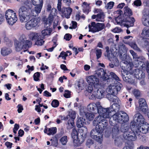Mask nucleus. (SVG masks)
Returning a JSON list of instances; mask_svg holds the SVG:
<instances>
[{
    "mask_svg": "<svg viewBox=\"0 0 149 149\" xmlns=\"http://www.w3.org/2000/svg\"><path fill=\"white\" fill-rule=\"evenodd\" d=\"M87 109L93 113L96 114L98 113L99 114L93 122V125L96 127L95 129H93L91 131V134L92 137L94 138H97L96 136L99 134L100 138L103 134V130L106 128L108 125L107 120H105V118L109 117V115H106L107 113H105L107 112V109L103 108L99 102L90 103L87 106Z\"/></svg>",
    "mask_w": 149,
    "mask_h": 149,
    "instance_id": "nucleus-1",
    "label": "nucleus"
},
{
    "mask_svg": "<svg viewBox=\"0 0 149 149\" xmlns=\"http://www.w3.org/2000/svg\"><path fill=\"white\" fill-rule=\"evenodd\" d=\"M131 127L140 138L142 136L141 133L146 134L149 132V124L139 113H136L134 116L133 120L131 123Z\"/></svg>",
    "mask_w": 149,
    "mask_h": 149,
    "instance_id": "nucleus-2",
    "label": "nucleus"
},
{
    "mask_svg": "<svg viewBox=\"0 0 149 149\" xmlns=\"http://www.w3.org/2000/svg\"><path fill=\"white\" fill-rule=\"evenodd\" d=\"M32 7L30 1H26L24 6H22L19 10V20L21 23L27 22L31 18L29 10Z\"/></svg>",
    "mask_w": 149,
    "mask_h": 149,
    "instance_id": "nucleus-3",
    "label": "nucleus"
},
{
    "mask_svg": "<svg viewBox=\"0 0 149 149\" xmlns=\"http://www.w3.org/2000/svg\"><path fill=\"white\" fill-rule=\"evenodd\" d=\"M86 91L89 93V99L93 100L96 98L102 99L107 94L105 89L101 87V84L99 86L95 88L88 86Z\"/></svg>",
    "mask_w": 149,
    "mask_h": 149,
    "instance_id": "nucleus-4",
    "label": "nucleus"
},
{
    "mask_svg": "<svg viewBox=\"0 0 149 149\" xmlns=\"http://www.w3.org/2000/svg\"><path fill=\"white\" fill-rule=\"evenodd\" d=\"M15 45L16 50L17 51H19L22 49L25 52L32 45L31 41L27 39L26 35L22 34L20 35L18 40L15 41Z\"/></svg>",
    "mask_w": 149,
    "mask_h": 149,
    "instance_id": "nucleus-5",
    "label": "nucleus"
},
{
    "mask_svg": "<svg viewBox=\"0 0 149 149\" xmlns=\"http://www.w3.org/2000/svg\"><path fill=\"white\" fill-rule=\"evenodd\" d=\"M130 53L133 56L134 59L133 64L135 67H139L141 69H143V65L144 64L146 66V63L148 62V61H146L145 58L143 56H138L136 53L133 50H130Z\"/></svg>",
    "mask_w": 149,
    "mask_h": 149,
    "instance_id": "nucleus-6",
    "label": "nucleus"
},
{
    "mask_svg": "<svg viewBox=\"0 0 149 149\" xmlns=\"http://www.w3.org/2000/svg\"><path fill=\"white\" fill-rule=\"evenodd\" d=\"M107 56L110 61H113L115 66H118L119 65V61L118 59L116 57V51L117 50L114 47H111L109 49L108 47H105Z\"/></svg>",
    "mask_w": 149,
    "mask_h": 149,
    "instance_id": "nucleus-7",
    "label": "nucleus"
},
{
    "mask_svg": "<svg viewBox=\"0 0 149 149\" xmlns=\"http://www.w3.org/2000/svg\"><path fill=\"white\" fill-rule=\"evenodd\" d=\"M5 17L7 23L11 26L14 24L17 20L16 14L13 10L10 9L6 11Z\"/></svg>",
    "mask_w": 149,
    "mask_h": 149,
    "instance_id": "nucleus-8",
    "label": "nucleus"
},
{
    "mask_svg": "<svg viewBox=\"0 0 149 149\" xmlns=\"http://www.w3.org/2000/svg\"><path fill=\"white\" fill-rule=\"evenodd\" d=\"M122 87L121 83L117 81L115 82L114 84H111L107 87L106 91L109 95H116Z\"/></svg>",
    "mask_w": 149,
    "mask_h": 149,
    "instance_id": "nucleus-9",
    "label": "nucleus"
},
{
    "mask_svg": "<svg viewBox=\"0 0 149 149\" xmlns=\"http://www.w3.org/2000/svg\"><path fill=\"white\" fill-rule=\"evenodd\" d=\"M124 63L127 65V67L128 68H127V71L130 72L131 74H132L136 78L139 79L144 78L145 76V73L139 69H136L133 72H131L132 64L128 63L127 61H124Z\"/></svg>",
    "mask_w": 149,
    "mask_h": 149,
    "instance_id": "nucleus-10",
    "label": "nucleus"
},
{
    "mask_svg": "<svg viewBox=\"0 0 149 149\" xmlns=\"http://www.w3.org/2000/svg\"><path fill=\"white\" fill-rule=\"evenodd\" d=\"M86 80L89 85V86L95 88L100 86L99 80L96 75H91L86 77Z\"/></svg>",
    "mask_w": 149,
    "mask_h": 149,
    "instance_id": "nucleus-11",
    "label": "nucleus"
},
{
    "mask_svg": "<svg viewBox=\"0 0 149 149\" xmlns=\"http://www.w3.org/2000/svg\"><path fill=\"white\" fill-rule=\"evenodd\" d=\"M61 1H58L57 4V8L58 10L61 12L62 16H64L67 18H69L70 17L71 13L72 11V9L68 7L65 8L63 7L62 8V10L61 8Z\"/></svg>",
    "mask_w": 149,
    "mask_h": 149,
    "instance_id": "nucleus-12",
    "label": "nucleus"
},
{
    "mask_svg": "<svg viewBox=\"0 0 149 149\" xmlns=\"http://www.w3.org/2000/svg\"><path fill=\"white\" fill-rule=\"evenodd\" d=\"M88 27L90 30L93 33L98 32L104 29L105 27L104 24L95 22H92L91 25H89Z\"/></svg>",
    "mask_w": 149,
    "mask_h": 149,
    "instance_id": "nucleus-13",
    "label": "nucleus"
},
{
    "mask_svg": "<svg viewBox=\"0 0 149 149\" xmlns=\"http://www.w3.org/2000/svg\"><path fill=\"white\" fill-rule=\"evenodd\" d=\"M40 20V19L38 17H35L31 19L26 23L25 25V28L27 30L31 29L38 24Z\"/></svg>",
    "mask_w": 149,
    "mask_h": 149,
    "instance_id": "nucleus-14",
    "label": "nucleus"
},
{
    "mask_svg": "<svg viewBox=\"0 0 149 149\" xmlns=\"http://www.w3.org/2000/svg\"><path fill=\"white\" fill-rule=\"evenodd\" d=\"M120 103H114L109 108H106L108 110L107 112L105 113H107V114H106V115H109V118H105V120H106V119L107 118H109L112 114H114V112L118 111H119L120 107Z\"/></svg>",
    "mask_w": 149,
    "mask_h": 149,
    "instance_id": "nucleus-15",
    "label": "nucleus"
},
{
    "mask_svg": "<svg viewBox=\"0 0 149 149\" xmlns=\"http://www.w3.org/2000/svg\"><path fill=\"white\" fill-rule=\"evenodd\" d=\"M121 116V112L120 113H117L114 114L111 118H110L109 123L110 125L112 126H114L116 124V123H121V118L120 117Z\"/></svg>",
    "mask_w": 149,
    "mask_h": 149,
    "instance_id": "nucleus-16",
    "label": "nucleus"
},
{
    "mask_svg": "<svg viewBox=\"0 0 149 149\" xmlns=\"http://www.w3.org/2000/svg\"><path fill=\"white\" fill-rule=\"evenodd\" d=\"M138 136L135 132H134L133 129H131V131L127 134H125L123 135V138L125 140L131 141H134L136 140L137 136Z\"/></svg>",
    "mask_w": 149,
    "mask_h": 149,
    "instance_id": "nucleus-17",
    "label": "nucleus"
},
{
    "mask_svg": "<svg viewBox=\"0 0 149 149\" xmlns=\"http://www.w3.org/2000/svg\"><path fill=\"white\" fill-rule=\"evenodd\" d=\"M86 110L85 108H81L80 110V115L84 118L85 117V119L87 118L90 121L92 120L95 117V114L92 113H86Z\"/></svg>",
    "mask_w": 149,
    "mask_h": 149,
    "instance_id": "nucleus-18",
    "label": "nucleus"
},
{
    "mask_svg": "<svg viewBox=\"0 0 149 149\" xmlns=\"http://www.w3.org/2000/svg\"><path fill=\"white\" fill-rule=\"evenodd\" d=\"M143 14L142 18L143 24L144 26H149V9H145Z\"/></svg>",
    "mask_w": 149,
    "mask_h": 149,
    "instance_id": "nucleus-19",
    "label": "nucleus"
},
{
    "mask_svg": "<svg viewBox=\"0 0 149 149\" xmlns=\"http://www.w3.org/2000/svg\"><path fill=\"white\" fill-rule=\"evenodd\" d=\"M114 125L112 128V134L113 138L114 139V141H118L119 139V135L120 132V130L119 127L118 125Z\"/></svg>",
    "mask_w": 149,
    "mask_h": 149,
    "instance_id": "nucleus-20",
    "label": "nucleus"
},
{
    "mask_svg": "<svg viewBox=\"0 0 149 149\" xmlns=\"http://www.w3.org/2000/svg\"><path fill=\"white\" fill-rule=\"evenodd\" d=\"M95 75L97 76L98 77L102 78L103 80H108L109 79V77L106 73V71H104L102 68H100L98 70L96 71Z\"/></svg>",
    "mask_w": 149,
    "mask_h": 149,
    "instance_id": "nucleus-21",
    "label": "nucleus"
},
{
    "mask_svg": "<svg viewBox=\"0 0 149 149\" xmlns=\"http://www.w3.org/2000/svg\"><path fill=\"white\" fill-rule=\"evenodd\" d=\"M69 116L71 118V121L70 122L69 120L68 122V127L69 129H71L73 127L74 125V120L76 117V113L75 111H69Z\"/></svg>",
    "mask_w": 149,
    "mask_h": 149,
    "instance_id": "nucleus-22",
    "label": "nucleus"
},
{
    "mask_svg": "<svg viewBox=\"0 0 149 149\" xmlns=\"http://www.w3.org/2000/svg\"><path fill=\"white\" fill-rule=\"evenodd\" d=\"M139 105L142 111L146 113L148 109L145 100L143 98L140 99L139 100Z\"/></svg>",
    "mask_w": 149,
    "mask_h": 149,
    "instance_id": "nucleus-23",
    "label": "nucleus"
},
{
    "mask_svg": "<svg viewBox=\"0 0 149 149\" xmlns=\"http://www.w3.org/2000/svg\"><path fill=\"white\" fill-rule=\"evenodd\" d=\"M56 10L55 8H52L51 10V12L50 14L49 15L47 19H45L44 20L43 22L45 24L47 25H48V26H47V27H48L52 23L53 20V14L52 13L53 12H55Z\"/></svg>",
    "mask_w": 149,
    "mask_h": 149,
    "instance_id": "nucleus-24",
    "label": "nucleus"
},
{
    "mask_svg": "<svg viewBox=\"0 0 149 149\" xmlns=\"http://www.w3.org/2000/svg\"><path fill=\"white\" fill-rule=\"evenodd\" d=\"M118 51L119 52L120 54V55L122 56L123 54V56H124L125 58H124L123 59H122L123 60H124L126 59V55L125 54V53H126L127 50V48H126L124 44L122 43H120L118 45Z\"/></svg>",
    "mask_w": 149,
    "mask_h": 149,
    "instance_id": "nucleus-25",
    "label": "nucleus"
},
{
    "mask_svg": "<svg viewBox=\"0 0 149 149\" xmlns=\"http://www.w3.org/2000/svg\"><path fill=\"white\" fill-rule=\"evenodd\" d=\"M124 21V26L128 28L133 26L135 20L133 17H131L126 18L125 20Z\"/></svg>",
    "mask_w": 149,
    "mask_h": 149,
    "instance_id": "nucleus-26",
    "label": "nucleus"
},
{
    "mask_svg": "<svg viewBox=\"0 0 149 149\" xmlns=\"http://www.w3.org/2000/svg\"><path fill=\"white\" fill-rule=\"evenodd\" d=\"M120 130L123 133V135L125 134H127L131 131V125L130 127L127 124L122 125L120 127Z\"/></svg>",
    "mask_w": 149,
    "mask_h": 149,
    "instance_id": "nucleus-27",
    "label": "nucleus"
},
{
    "mask_svg": "<svg viewBox=\"0 0 149 149\" xmlns=\"http://www.w3.org/2000/svg\"><path fill=\"white\" fill-rule=\"evenodd\" d=\"M121 11L120 10H119L115 12V13L119 14L118 17L115 18V20L117 24L121 25V26L124 25L125 23L124 20H123L122 18H121L120 15L121 14Z\"/></svg>",
    "mask_w": 149,
    "mask_h": 149,
    "instance_id": "nucleus-28",
    "label": "nucleus"
},
{
    "mask_svg": "<svg viewBox=\"0 0 149 149\" xmlns=\"http://www.w3.org/2000/svg\"><path fill=\"white\" fill-rule=\"evenodd\" d=\"M105 15L104 13L97 14V15H93L92 16L93 19H96V21L97 22H104V21Z\"/></svg>",
    "mask_w": 149,
    "mask_h": 149,
    "instance_id": "nucleus-29",
    "label": "nucleus"
},
{
    "mask_svg": "<svg viewBox=\"0 0 149 149\" xmlns=\"http://www.w3.org/2000/svg\"><path fill=\"white\" fill-rule=\"evenodd\" d=\"M123 41L125 43L128 44L131 48H133L134 50L138 52L141 51L140 49L138 47L135 42L133 41L131 42H126L125 40H123Z\"/></svg>",
    "mask_w": 149,
    "mask_h": 149,
    "instance_id": "nucleus-30",
    "label": "nucleus"
},
{
    "mask_svg": "<svg viewBox=\"0 0 149 149\" xmlns=\"http://www.w3.org/2000/svg\"><path fill=\"white\" fill-rule=\"evenodd\" d=\"M85 125H86L85 117L84 118L83 116H81L77 121V126L78 127H81L85 126Z\"/></svg>",
    "mask_w": 149,
    "mask_h": 149,
    "instance_id": "nucleus-31",
    "label": "nucleus"
},
{
    "mask_svg": "<svg viewBox=\"0 0 149 149\" xmlns=\"http://www.w3.org/2000/svg\"><path fill=\"white\" fill-rule=\"evenodd\" d=\"M56 127H52L50 128H45L44 132L48 135H53L56 132Z\"/></svg>",
    "mask_w": 149,
    "mask_h": 149,
    "instance_id": "nucleus-32",
    "label": "nucleus"
},
{
    "mask_svg": "<svg viewBox=\"0 0 149 149\" xmlns=\"http://www.w3.org/2000/svg\"><path fill=\"white\" fill-rule=\"evenodd\" d=\"M116 95H108L107 96L108 100L111 102L114 103H120V101Z\"/></svg>",
    "mask_w": 149,
    "mask_h": 149,
    "instance_id": "nucleus-33",
    "label": "nucleus"
},
{
    "mask_svg": "<svg viewBox=\"0 0 149 149\" xmlns=\"http://www.w3.org/2000/svg\"><path fill=\"white\" fill-rule=\"evenodd\" d=\"M121 118V123H126L129 120V117L127 114L123 111L121 112V116H120Z\"/></svg>",
    "mask_w": 149,
    "mask_h": 149,
    "instance_id": "nucleus-34",
    "label": "nucleus"
},
{
    "mask_svg": "<svg viewBox=\"0 0 149 149\" xmlns=\"http://www.w3.org/2000/svg\"><path fill=\"white\" fill-rule=\"evenodd\" d=\"M42 6H38L35 7L34 10H31V14L33 16H36L41 11Z\"/></svg>",
    "mask_w": 149,
    "mask_h": 149,
    "instance_id": "nucleus-35",
    "label": "nucleus"
},
{
    "mask_svg": "<svg viewBox=\"0 0 149 149\" xmlns=\"http://www.w3.org/2000/svg\"><path fill=\"white\" fill-rule=\"evenodd\" d=\"M141 36L143 39L149 37V28H144L142 31Z\"/></svg>",
    "mask_w": 149,
    "mask_h": 149,
    "instance_id": "nucleus-36",
    "label": "nucleus"
},
{
    "mask_svg": "<svg viewBox=\"0 0 149 149\" xmlns=\"http://www.w3.org/2000/svg\"><path fill=\"white\" fill-rule=\"evenodd\" d=\"M79 132L80 133V134L83 137H85L87 132V129L85 126L81 127H80Z\"/></svg>",
    "mask_w": 149,
    "mask_h": 149,
    "instance_id": "nucleus-37",
    "label": "nucleus"
},
{
    "mask_svg": "<svg viewBox=\"0 0 149 149\" xmlns=\"http://www.w3.org/2000/svg\"><path fill=\"white\" fill-rule=\"evenodd\" d=\"M126 75H127V74H126ZM123 79L124 81L131 84L135 85L136 84L135 79L129 78V77L127 75H126V76L124 75L123 76Z\"/></svg>",
    "mask_w": 149,
    "mask_h": 149,
    "instance_id": "nucleus-38",
    "label": "nucleus"
},
{
    "mask_svg": "<svg viewBox=\"0 0 149 149\" xmlns=\"http://www.w3.org/2000/svg\"><path fill=\"white\" fill-rule=\"evenodd\" d=\"M11 52V51L10 49L6 47L3 48L1 50V53L4 56L8 55Z\"/></svg>",
    "mask_w": 149,
    "mask_h": 149,
    "instance_id": "nucleus-39",
    "label": "nucleus"
},
{
    "mask_svg": "<svg viewBox=\"0 0 149 149\" xmlns=\"http://www.w3.org/2000/svg\"><path fill=\"white\" fill-rule=\"evenodd\" d=\"M134 143L132 142H129L125 143L123 149H134Z\"/></svg>",
    "mask_w": 149,
    "mask_h": 149,
    "instance_id": "nucleus-40",
    "label": "nucleus"
},
{
    "mask_svg": "<svg viewBox=\"0 0 149 149\" xmlns=\"http://www.w3.org/2000/svg\"><path fill=\"white\" fill-rule=\"evenodd\" d=\"M51 32L52 31L49 28L45 29L42 31L41 33L42 35V37L44 38L45 36L49 35Z\"/></svg>",
    "mask_w": 149,
    "mask_h": 149,
    "instance_id": "nucleus-41",
    "label": "nucleus"
},
{
    "mask_svg": "<svg viewBox=\"0 0 149 149\" xmlns=\"http://www.w3.org/2000/svg\"><path fill=\"white\" fill-rule=\"evenodd\" d=\"M124 14L125 15L130 16L132 14L131 10L128 7L126 6L124 8Z\"/></svg>",
    "mask_w": 149,
    "mask_h": 149,
    "instance_id": "nucleus-42",
    "label": "nucleus"
},
{
    "mask_svg": "<svg viewBox=\"0 0 149 149\" xmlns=\"http://www.w3.org/2000/svg\"><path fill=\"white\" fill-rule=\"evenodd\" d=\"M29 38L32 40H35L37 39L38 37V34L34 32H31L29 35Z\"/></svg>",
    "mask_w": 149,
    "mask_h": 149,
    "instance_id": "nucleus-43",
    "label": "nucleus"
},
{
    "mask_svg": "<svg viewBox=\"0 0 149 149\" xmlns=\"http://www.w3.org/2000/svg\"><path fill=\"white\" fill-rule=\"evenodd\" d=\"M44 38L43 37L39 35V36L38 37L37 41L36 42V44L38 45H42L44 42V41L43 40Z\"/></svg>",
    "mask_w": 149,
    "mask_h": 149,
    "instance_id": "nucleus-44",
    "label": "nucleus"
},
{
    "mask_svg": "<svg viewBox=\"0 0 149 149\" xmlns=\"http://www.w3.org/2000/svg\"><path fill=\"white\" fill-rule=\"evenodd\" d=\"M104 129H105L103 130V131H102V133H103L102 134H102V137H100V138H101V139L99 137V136H100V135H99V134H97L96 136V137L97 138H93L91 136V133H90L91 137L92 138H93V139H95V140H96L99 143H100V145H102L101 143H102V139H103V131H104Z\"/></svg>",
    "mask_w": 149,
    "mask_h": 149,
    "instance_id": "nucleus-45",
    "label": "nucleus"
},
{
    "mask_svg": "<svg viewBox=\"0 0 149 149\" xmlns=\"http://www.w3.org/2000/svg\"><path fill=\"white\" fill-rule=\"evenodd\" d=\"M132 93L136 98H138L140 97L141 95L140 91L139 90L137 89H134L132 91Z\"/></svg>",
    "mask_w": 149,
    "mask_h": 149,
    "instance_id": "nucleus-46",
    "label": "nucleus"
},
{
    "mask_svg": "<svg viewBox=\"0 0 149 149\" xmlns=\"http://www.w3.org/2000/svg\"><path fill=\"white\" fill-rule=\"evenodd\" d=\"M72 137L73 139L76 140L78 138V134L77 131L75 129H73L72 132Z\"/></svg>",
    "mask_w": 149,
    "mask_h": 149,
    "instance_id": "nucleus-47",
    "label": "nucleus"
},
{
    "mask_svg": "<svg viewBox=\"0 0 149 149\" xmlns=\"http://www.w3.org/2000/svg\"><path fill=\"white\" fill-rule=\"evenodd\" d=\"M60 141L63 145H65L68 142V137L66 136H64L60 140Z\"/></svg>",
    "mask_w": 149,
    "mask_h": 149,
    "instance_id": "nucleus-48",
    "label": "nucleus"
},
{
    "mask_svg": "<svg viewBox=\"0 0 149 149\" xmlns=\"http://www.w3.org/2000/svg\"><path fill=\"white\" fill-rule=\"evenodd\" d=\"M32 3L36 6H42L43 1H32Z\"/></svg>",
    "mask_w": 149,
    "mask_h": 149,
    "instance_id": "nucleus-49",
    "label": "nucleus"
},
{
    "mask_svg": "<svg viewBox=\"0 0 149 149\" xmlns=\"http://www.w3.org/2000/svg\"><path fill=\"white\" fill-rule=\"evenodd\" d=\"M95 54L97 59L100 58L102 54V50L100 49H96Z\"/></svg>",
    "mask_w": 149,
    "mask_h": 149,
    "instance_id": "nucleus-50",
    "label": "nucleus"
},
{
    "mask_svg": "<svg viewBox=\"0 0 149 149\" xmlns=\"http://www.w3.org/2000/svg\"><path fill=\"white\" fill-rule=\"evenodd\" d=\"M143 70H146L148 74V79H149V62L146 63V66L144 64L143 65Z\"/></svg>",
    "mask_w": 149,
    "mask_h": 149,
    "instance_id": "nucleus-51",
    "label": "nucleus"
},
{
    "mask_svg": "<svg viewBox=\"0 0 149 149\" xmlns=\"http://www.w3.org/2000/svg\"><path fill=\"white\" fill-rule=\"evenodd\" d=\"M40 76V73L37 72L35 73L33 75L34 80L36 81H38L40 80L39 77Z\"/></svg>",
    "mask_w": 149,
    "mask_h": 149,
    "instance_id": "nucleus-52",
    "label": "nucleus"
},
{
    "mask_svg": "<svg viewBox=\"0 0 149 149\" xmlns=\"http://www.w3.org/2000/svg\"><path fill=\"white\" fill-rule=\"evenodd\" d=\"M51 105L54 107H58L59 105L58 101L56 100H54L52 102Z\"/></svg>",
    "mask_w": 149,
    "mask_h": 149,
    "instance_id": "nucleus-53",
    "label": "nucleus"
},
{
    "mask_svg": "<svg viewBox=\"0 0 149 149\" xmlns=\"http://www.w3.org/2000/svg\"><path fill=\"white\" fill-rule=\"evenodd\" d=\"M110 74L111 77L113 78L116 81H120L119 78L114 72H111L110 73Z\"/></svg>",
    "mask_w": 149,
    "mask_h": 149,
    "instance_id": "nucleus-54",
    "label": "nucleus"
},
{
    "mask_svg": "<svg viewBox=\"0 0 149 149\" xmlns=\"http://www.w3.org/2000/svg\"><path fill=\"white\" fill-rule=\"evenodd\" d=\"M93 144V141L91 139H88L87 140L86 144L87 147L90 148L91 146Z\"/></svg>",
    "mask_w": 149,
    "mask_h": 149,
    "instance_id": "nucleus-55",
    "label": "nucleus"
},
{
    "mask_svg": "<svg viewBox=\"0 0 149 149\" xmlns=\"http://www.w3.org/2000/svg\"><path fill=\"white\" fill-rule=\"evenodd\" d=\"M114 2L113 1H110L105 6V8L107 9H111L113 7Z\"/></svg>",
    "mask_w": 149,
    "mask_h": 149,
    "instance_id": "nucleus-56",
    "label": "nucleus"
},
{
    "mask_svg": "<svg viewBox=\"0 0 149 149\" xmlns=\"http://www.w3.org/2000/svg\"><path fill=\"white\" fill-rule=\"evenodd\" d=\"M68 55L67 54H66L64 52H62L58 56V58L61 57L62 59L64 60H66V57Z\"/></svg>",
    "mask_w": 149,
    "mask_h": 149,
    "instance_id": "nucleus-57",
    "label": "nucleus"
},
{
    "mask_svg": "<svg viewBox=\"0 0 149 149\" xmlns=\"http://www.w3.org/2000/svg\"><path fill=\"white\" fill-rule=\"evenodd\" d=\"M50 141H52L51 145L55 147H56L58 145V140L57 139H51Z\"/></svg>",
    "mask_w": 149,
    "mask_h": 149,
    "instance_id": "nucleus-58",
    "label": "nucleus"
},
{
    "mask_svg": "<svg viewBox=\"0 0 149 149\" xmlns=\"http://www.w3.org/2000/svg\"><path fill=\"white\" fill-rule=\"evenodd\" d=\"M77 23L76 22L74 21H72L71 24V26L69 27L70 29H75L77 27Z\"/></svg>",
    "mask_w": 149,
    "mask_h": 149,
    "instance_id": "nucleus-59",
    "label": "nucleus"
},
{
    "mask_svg": "<svg viewBox=\"0 0 149 149\" xmlns=\"http://www.w3.org/2000/svg\"><path fill=\"white\" fill-rule=\"evenodd\" d=\"M94 12L95 13H98V14L104 13L101 9L98 8H95L94 10Z\"/></svg>",
    "mask_w": 149,
    "mask_h": 149,
    "instance_id": "nucleus-60",
    "label": "nucleus"
},
{
    "mask_svg": "<svg viewBox=\"0 0 149 149\" xmlns=\"http://www.w3.org/2000/svg\"><path fill=\"white\" fill-rule=\"evenodd\" d=\"M18 108L17 111L18 113H20L22 112L23 110V106L20 104H19L17 106Z\"/></svg>",
    "mask_w": 149,
    "mask_h": 149,
    "instance_id": "nucleus-61",
    "label": "nucleus"
},
{
    "mask_svg": "<svg viewBox=\"0 0 149 149\" xmlns=\"http://www.w3.org/2000/svg\"><path fill=\"white\" fill-rule=\"evenodd\" d=\"M112 31L114 33H118L122 31V30L118 27H116L113 29Z\"/></svg>",
    "mask_w": 149,
    "mask_h": 149,
    "instance_id": "nucleus-62",
    "label": "nucleus"
},
{
    "mask_svg": "<svg viewBox=\"0 0 149 149\" xmlns=\"http://www.w3.org/2000/svg\"><path fill=\"white\" fill-rule=\"evenodd\" d=\"M134 5L136 6H140L141 4V1H135L134 2Z\"/></svg>",
    "mask_w": 149,
    "mask_h": 149,
    "instance_id": "nucleus-63",
    "label": "nucleus"
},
{
    "mask_svg": "<svg viewBox=\"0 0 149 149\" xmlns=\"http://www.w3.org/2000/svg\"><path fill=\"white\" fill-rule=\"evenodd\" d=\"M71 35L69 34H66L64 36V38L66 40H69L71 38Z\"/></svg>",
    "mask_w": 149,
    "mask_h": 149,
    "instance_id": "nucleus-64",
    "label": "nucleus"
}]
</instances>
